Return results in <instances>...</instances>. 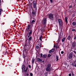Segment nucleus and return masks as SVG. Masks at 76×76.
Masks as SVG:
<instances>
[{
  "label": "nucleus",
  "instance_id": "nucleus-30",
  "mask_svg": "<svg viewBox=\"0 0 76 76\" xmlns=\"http://www.w3.org/2000/svg\"><path fill=\"white\" fill-rule=\"evenodd\" d=\"M76 31V29H75V28H73V29H72V31Z\"/></svg>",
  "mask_w": 76,
  "mask_h": 76
},
{
  "label": "nucleus",
  "instance_id": "nucleus-23",
  "mask_svg": "<svg viewBox=\"0 0 76 76\" xmlns=\"http://www.w3.org/2000/svg\"><path fill=\"white\" fill-rule=\"evenodd\" d=\"M60 41H61V38H60V37H59L57 41L58 42H59Z\"/></svg>",
  "mask_w": 76,
  "mask_h": 76
},
{
  "label": "nucleus",
  "instance_id": "nucleus-21",
  "mask_svg": "<svg viewBox=\"0 0 76 76\" xmlns=\"http://www.w3.org/2000/svg\"><path fill=\"white\" fill-rule=\"evenodd\" d=\"M3 10L1 9H0V15H1V12H3Z\"/></svg>",
  "mask_w": 76,
  "mask_h": 76
},
{
  "label": "nucleus",
  "instance_id": "nucleus-52",
  "mask_svg": "<svg viewBox=\"0 0 76 76\" xmlns=\"http://www.w3.org/2000/svg\"><path fill=\"white\" fill-rule=\"evenodd\" d=\"M70 41H71V40H70Z\"/></svg>",
  "mask_w": 76,
  "mask_h": 76
},
{
  "label": "nucleus",
  "instance_id": "nucleus-1",
  "mask_svg": "<svg viewBox=\"0 0 76 76\" xmlns=\"http://www.w3.org/2000/svg\"><path fill=\"white\" fill-rule=\"evenodd\" d=\"M31 26H27V28L25 30L26 32H28L27 34V37L28 38V39L26 40V43L24 46V51L25 52L26 56H25L24 53L23 54V57L24 58L25 60V58L26 57H27L28 54V52L31 49V41L32 39V37L31 36L32 34V29H30Z\"/></svg>",
  "mask_w": 76,
  "mask_h": 76
},
{
  "label": "nucleus",
  "instance_id": "nucleus-44",
  "mask_svg": "<svg viewBox=\"0 0 76 76\" xmlns=\"http://www.w3.org/2000/svg\"><path fill=\"white\" fill-rule=\"evenodd\" d=\"M15 26H16V25H14L13 26L14 27H15Z\"/></svg>",
  "mask_w": 76,
  "mask_h": 76
},
{
  "label": "nucleus",
  "instance_id": "nucleus-26",
  "mask_svg": "<svg viewBox=\"0 0 76 76\" xmlns=\"http://www.w3.org/2000/svg\"><path fill=\"white\" fill-rule=\"evenodd\" d=\"M76 35H75L74 37V39L75 41H76Z\"/></svg>",
  "mask_w": 76,
  "mask_h": 76
},
{
  "label": "nucleus",
  "instance_id": "nucleus-12",
  "mask_svg": "<svg viewBox=\"0 0 76 76\" xmlns=\"http://www.w3.org/2000/svg\"><path fill=\"white\" fill-rule=\"evenodd\" d=\"M35 59L34 58H33L31 60V62L32 64L34 63V62H35Z\"/></svg>",
  "mask_w": 76,
  "mask_h": 76
},
{
  "label": "nucleus",
  "instance_id": "nucleus-13",
  "mask_svg": "<svg viewBox=\"0 0 76 76\" xmlns=\"http://www.w3.org/2000/svg\"><path fill=\"white\" fill-rule=\"evenodd\" d=\"M72 46L73 47H75L76 46V43L75 42H73L72 44Z\"/></svg>",
  "mask_w": 76,
  "mask_h": 76
},
{
  "label": "nucleus",
  "instance_id": "nucleus-32",
  "mask_svg": "<svg viewBox=\"0 0 76 76\" xmlns=\"http://www.w3.org/2000/svg\"><path fill=\"white\" fill-rule=\"evenodd\" d=\"M36 48H39V46H36Z\"/></svg>",
  "mask_w": 76,
  "mask_h": 76
},
{
  "label": "nucleus",
  "instance_id": "nucleus-34",
  "mask_svg": "<svg viewBox=\"0 0 76 76\" xmlns=\"http://www.w3.org/2000/svg\"><path fill=\"white\" fill-rule=\"evenodd\" d=\"M72 76H76V75H75L74 74H73V73H72Z\"/></svg>",
  "mask_w": 76,
  "mask_h": 76
},
{
  "label": "nucleus",
  "instance_id": "nucleus-45",
  "mask_svg": "<svg viewBox=\"0 0 76 76\" xmlns=\"http://www.w3.org/2000/svg\"><path fill=\"white\" fill-rule=\"evenodd\" d=\"M26 70H27V69H28V67H26Z\"/></svg>",
  "mask_w": 76,
  "mask_h": 76
},
{
  "label": "nucleus",
  "instance_id": "nucleus-48",
  "mask_svg": "<svg viewBox=\"0 0 76 76\" xmlns=\"http://www.w3.org/2000/svg\"><path fill=\"white\" fill-rule=\"evenodd\" d=\"M45 76H47V75H46V74H45Z\"/></svg>",
  "mask_w": 76,
  "mask_h": 76
},
{
  "label": "nucleus",
  "instance_id": "nucleus-41",
  "mask_svg": "<svg viewBox=\"0 0 76 76\" xmlns=\"http://www.w3.org/2000/svg\"><path fill=\"white\" fill-rule=\"evenodd\" d=\"M26 76H28L29 74L28 73H27L26 74Z\"/></svg>",
  "mask_w": 76,
  "mask_h": 76
},
{
  "label": "nucleus",
  "instance_id": "nucleus-19",
  "mask_svg": "<svg viewBox=\"0 0 76 76\" xmlns=\"http://www.w3.org/2000/svg\"><path fill=\"white\" fill-rule=\"evenodd\" d=\"M47 57V55H46L45 54H44L43 56V58H45Z\"/></svg>",
  "mask_w": 76,
  "mask_h": 76
},
{
  "label": "nucleus",
  "instance_id": "nucleus-50",
  "mask_svg": "<svg viewBox=\"0 0 76 76\" xmlns=\"http://www.w3.org/2000/svg\"><path fill=\"white\" fill-rule=\"evenodd\" d=\"M46 74L47 75V73H46Z\"/></svg>",
  "mask_w": 76,
  "mask_h": 76
},
{
  "label": "nucleus",
  "instance_id": "nucleus-2",
  "mask_svg": "<svg viewBox=\"0 0 76 76\" xmlns=\"http://www.w3.org/2000/svg\"><path fill=\"white\" fill-rule=\"evenodd\" d=\"M51 65L50 64H49L47 65V67L46 68V70L47 72H50L51 71L50 68H51Z\"/></svg>",
  "mask_w": 76,
  "mask_h": 76
},
{
  "label": "nucleus",
  "instance_id": "nucleus-25",
  "mask_svg": "<svg viewBox=\"0 0 76 76\" xmlns=\"http://www.w3.org/2000/svg\"><path fill=\"white\" fill-rule=\"evenodd\" d=\"M55 49H52V50H50L52 53H53Z\"/></svg>",
  "mask_w": 76,
  "mask_h": 76
},
{
  "label": "nucleus",
  "instance_id": "nucleus-35",
  "mask_svg": "<svg viewBox=\"0 0 76 76\" xmlns=\"http://www.w3.org/2000/svg\"><path fill=\"white\" fill-rule=\"evenodd\" d=\"M69 76H72V75L71 74V73H69Z\"/></svg>",
  "mask_w": 76,
  "mask_h": 76
},
{
  "label": "nucleus",
  "instance_id": "nucleus-5",
  "mask_svg": "<svg viewBox=\"0 0 76 76\" xmlns=\"http://www.w3.org/2000/svg\"><path fill=\"white\" fill-rule=\"evenodd\" d=\"M58 22L59 23V25L60 27L62 26V25L63 24V22L62 21V20L59 19H58Z\"/></svg>",
  "mask_w": 76,
  "mask_h": 76
},
{
  "label": "nucleus",
  "instance_id": "nucleus-27",
  "mask_svg": "<svg viewBox=\"0 0 76 76\" xmlns=\"http://www.w3.org/2000/svg\"><path fill=\"white\" fill-rule=\"evenodd\" d=\"M51 54H48V57H51Z\"/></svg>",
  "mask_w": 76,
  "mask_h": 76
},
{
  "label": "nucleus",
  "instance_id": "nucleus-16",
  "mask_svg": "<svg viewBox=\"0 0 76 76\" xmlns=\"http://www.w3.org/2000/svg\"><path fill=\"white\" fill-rule=\"evenodd\" d=\"M37 60L38 61H39L40 62H41V61H42V60L41 59L39 58H37Z\"/></svg>",
  "mask_w": 76,
  "mask_h": 76
},
{
  "label": "nucleus",
  "instance_id": "nucleus-51",
  "mask_svg": "<svg viewBox=\"0 0 76 76\" xmlns=\"http://www.w3.org/2000/svg\"><path fill=\"white\" fill-rule=\"evenodd\" d=\"M41 31H42V30H41Z\"/></svg>",
  "mask_w": 76,
  "mask_h": 76
},
{
  "label": "nucleus",
  "instance_id": "nucleus-11",
  "mask_svg": "<svg viewBox=\"0 0 76 76\" xmlns=\"http://www.w3.org/2000/svg\"><path fill=\"white\" fill-rule=\"evenodd\" d=\"M30 22L31 25L32 24H34V23L35 22V21L34 20H33L31 21V20H30Z\"/></svg>",
  "mask_w": 76,
  "mask_h": 76
},
{
  "label": "nucleus",
  "instance_id": "nucleus-54",
  "mask_svg": "<svg viewBox=\"0 0 76 76\" xmlns=\"http://www.w3.org/2000/svg\"><path fill=\"white\" fill-rule=\"evenodd\" d=\"M5 54H6V53Z\"/></svg>",
  "mask_w": 76,
  "mask_h": 76
},
{
  "label": "nucleus",
  "instance_id": "nucleus-37",
  "mask_svg": "<svg viewBox=\"0 0 76 76\" xmlns=\"http://www.w3.org/2000/svg\"><path fill=\"white\" fill-rule=\"evenodd\" d=\"M50 1L51 3H52V2H53V0H50Z\"/></svg>",
  "mask_w": 76,
  "mask_h": 76
},
{
  "label": "nucleus",
  "instance_id": "nucleus-7",
  "mask_svg": "<svg viewBox=\"0 0 76 76\" xmlns=\"http://www.w3.org/2000/svg\"><path fill=\"white\" fill-rule=\"evenodd\" d=\"M22 72L23 73L25 72V66L24 64H23L22 66Z\"/></svg>",
  "mask_w": 76,
  "mask_h": 76
},
{
  "label": "nucleus",
  "instance_id": "nucleus-43",
  "mask_svg": "<svg viewBox=\"0 0 76 76\" xmlns=\"http://www.w3.org/2000/svg\"><path fill=\"white\" fill-rule=\"evenodd\" d=\"M30 19L31 20H32V17L30 18Z\"/></svg>",
  "mask_w": 76,
  "mask_h": 76
},
{
  "label": "nucleus",
  "instance_id": "nucleus-8",
  "mask_svg": "<svg viewBox=\"0 0 76 76\" xmlns=\"http://www.w3.org/2000/svg\"><path fill=\"white\" fill-rule=\"evenodd\" d=\"M73 52H71L69 55V58H72L73 57Z\"/></svg>",
  "mask_w": 76,
  "mask_h": 76
},
{
  "label": "nucleus",
  "instance_id": "nucleus-4",
  "mask_svg": "<svg viewBox=\"0 0 76 76\" xmlns=\"http://www.w3.org/2000/svg\"><path fill=\"white\" fill-rule=\"evenodd\" d=\"M47 18H44L42 21V24L43 25H46V23H47Z\"/></svg>",
  "mask_w": 76,
  "mask_h": 76
},
{
  "label": "nucleus",
  "instance_id": "nucleus-18",
  "mask_svg": "<svg viewBox=\"0 0 76 76\" xmlns=\"http://www.w3.org/2000/svg\"><path fill=\"white\" fill-rule=\"evenodd\" d=\"M73 26H76V23L75 22H73L72 23Z\"/></svg>",
  "mask_w": 76,
  "mask_h": 76
},
{
  "label": "nucleus",
  "instance_id": "nucleus-40",
  "mask_svg": "<svg viewBox=\"0 0 76 76\" xmlns=\"http://www.w3.org/2000/svg\"><path fill=\"white\" fill-rule=\"evenodd\" d=\"M24 72H27V69H26V70H25Z\"/></svg>",
  "mask_w": 76,
  "mask_h": 76
},
{
  "label": "nucleus",
  "instance_id": "nucleus-24",
  "mask_svg": "<svg viewBox=\"0 0 76 76\" xmlns=\"http://www.w3.org/2000/svg\"><path fill=\"white\" fill-rule=\"evenodd\" d=\"M42 36H41L39 38L40 40V41H42Z\"/></svg>",
  "mask_w": 76,
  "mask_h": 76
},
{
  "label": "nucleus",
  "instance_id": "nucleus-46",
  "mask_svg": "<svg viewBox=\"0 0 76 76\" xmlns=\"http://www.w3.org/2000/svg\"><path fill=\"white\" fill-rule=\"evenodd\" d=\"M54 47H56V45H54Z\"/></svg>",
  "mask_w": 76,
  "mask_h": 76
},
{
  "label": "nucleus",
  "instance_id": "nucleus-47",
  "mask_svg": "<svg viewBox=\"0 0 76 76\" xmlns=\"http://www.w3.org/2000/svg\"><path fill=\"white\" fill-rule=\"evenodd\" d=\"M74 57H76V56H75V55H74Z\"/></svg>",
  "mask_w": 76,
  "mask_h": 76
},
{
  "label": "nucleus",
  "instance_id": "nucleus-9",
  "mask_svg": "<svg viewBox=\"0 0 76 76\" xmlns=\"http://www.w3.org/2000/svg\"><path fill=\"white\" fill-rule=\"evenodd\" d=\"M37 10H33V11L32 12V15H36V14H37Z\"/></svg>",
  "mask_w": 76,
  "mask_h": 76
},
{
  "label": "nucleus",
  "instance_id": "nucleus-39",
  "mask_svg": "<svg viewBox=\"0 0 76 76\" xmlns=\"http://www.w3.org/2000/svg\"><path fill=\"white\" fill-rule=\"evenodd\" d=\"M73 52H74V53H75V54H76V51H73Z\"/></svg>",
  "mask_w": 76,
  "mask_h": 76
},
{
  "label": "nucleus",
  "instance_id": "nucleus-14",
  "mask_svg": "<svg viewBox=\"0 0 76 76\" xmlns=\"http://www.w3.org/2000/svg\"><path fill=\"white\" fill-rule=\"evenodd\" d=\"M59 58V57L58 56V55H56V61H58L59 60L58 58Z\"/></svg>",
  "mask_w": 76,
  "mask_h": 76
},
{
  "label": "nucleus",
  "instance_id": "nucleus-36",
  "mask_svg": "<svg viewBox=\"0 0 76 76\" xmlns=\"http://www.w3.org/2000/svg\"><path fill=\"white\" fill-rule=\"evenodd\" d=\"M41 55L40 56L41 57H42V53H41Z\"/></svg>",
  "mask_w": 76,
  "mask_h": 76
},
{
  "label": "nucleus",
  "instance_id": "nucleus-53",
  "mask_svg": "<svg viewBox=\"0 0 76 76\" xmlns=\"http://www.w3.org/2000/svg\"><path fill=\"white\" fill-rule=\"evenodd\" d=\"M75 50H76V49H75Z\"/></svg>",
  "mask_w": 76,
  "mask_h": 76
},
{
  "label": "nucleus",
  "instance_id": "nucleus-38",
  "mask_svg": "<svg viewBox=\"0 0 76 76\" xmlns=\"http://www.w3.org/2000/svg\"><path fill=\"white\" fill-rule=\"evenodd\" d=\"M56 48H60V47L59 46H58V47L57 46L56 47Z\"/></svg>",
  "mask_w": 76,
  "mask_h": 76
},
{
  "label": "nucleus",
  "instance_id": "nucleus-42",
  "mask_svg": "<svg viewBox=\"0 0 76 76\" xmlns=\"http://www.w3.org/2000/svg\"><path fill=\"white\" fill-rule=\"evenodd\" d=\"M73 17H75V15L74 14L72 16Z\"/></svg>",
  "mask_w": 76,
  "mask_h": 76
},
{
  "label": "nucleus",
  "instance_id": "nucleus-10",
  "mask_svg": "<svg viewBox=\"0 0 76 76\" xmlns=\"http://www.w3.org/2000/svg\"><path fill=\"white\" fill-rule=\"evenodd\" d=\"M65 21L66 24L67 25L68 23V21L67 20H68V19H67V17H65Z\"/></svg>",
  "mask_w": 76,
  "mask_h": 76
},
{
  "label": "nucleus",
  "instance_id": "nucleus-22",
  "mask_svg": "<svg viewBox=\"0 0 76 76\" xmlns=\"http://www.w3.org/2000/svg\"><path fill=\"white\" fill-rule=\"evenodd\" d=\"M70 8H72V4H70L69 5V8L70 9Z\"/></svg>",
  "mask_w": 76,
  "mask_h": 76
},
{
  "label": "nucleus",
  "instance_id": "nucleus-49",
  "mask_svg": "<svg viewBox=\"0 0 76 76\" xmlns=\"http://www.w3.org/2000/svg\"><path fill=\"white\" fill-rule=\"evenodd\" d=\"M74 6H75V5H74Z\"/></svg>",
  "mask_w": 76,
  "mask_h": 76
},
{
  "label": "nucleus",
  "instance_id": "nucleus-20",
  "mask_svg": "<svg viewBox=\"0 0 76 76\" xmlns=\"http://www.w3.org/2000/svg\"><path fill=\"white\" fill-rule=\"evenodd\" d=\"M73 66H74V67H76V62L75 63V62L73 64Z\"/></svg>",
  "mask_w": 76,
  "mask_h": 76
},
{
  "label": "nucleus",
  "instance_id": "nucleus-3",
  "mask_svg": "<svg viewBox=\"0 0 76 76\" xmlns=\"http://www.w3.org/2000/svg\"><path fill=\"white\" fill-rule=\"evenodd\" d=\"M33 8L35 9V10H37V3L36 1H33Z\"/></svg>",
  "mask_w": 76,
  "mask_h": 76
},
{
  "label": "nucleus",
  "instance_id": "nucleus-29",
  "mask_svg": "<svg viewBox=\"0 0 76 76\" xmlns=\"http://www.w3.org/2000/svg\"><path fill=\"white\" fill-rule=\"evenodd\" d=\"M30 76H33V74L32 73H30Z\"/></svg>",
  "mask_w": 76,
  "mask_h": 76
},
{
  "label": "nucleus",
  "instance_id": "nucleus-15",
  "mask_svg": "<svg viewBox=\"0 0 76 76\" xmlns=\"http://www.w3.org/2000/svg\"><path fill=\"white\" fill-rule=\"evenodd\" d=\"M67 39H68V40H70V39H71V37H70V35H69L67 38Z\"/></svg>",
  "mask_w": 76,
  "mask_h": 76
},
{
  "label": "nucleus",
  "instance_id": "nucleus-6",
  "mask_svg": "<svg viewBox=\"0 0 76 76\" xmlns=\"http://www.w3.org/2000/svg\"><path fill=\"white\" fill-rule=\"evenodd\" d=\"M49 18L51 20H53L54 18L53 17V15L51 13L49 14L48 15Z\"/></svg>",
  "mask_w": 76,
  "mask_h": 76
},
{
  "label": "nucleus",
  "instance_id": "nucleus-31",
  "mask_svg": "<svg viewBox=\"0 0 76 76\" xmlns=\"http://www.w3.org/2000/svg\"><path fill=\"white\" fill-rule=\"evenodd\" d=\"M61 53L62 54H63L64 53V52L63 51H61Z\"/></svg>",
  "mask_w": 76,
  "mask_h": 76
},
{
  "label": "nucleus",
  "instance_id": "nucleus-33",
  "mask_svg": "<svg viewBox=\"0 0 76 76\" xmlns=\"http://www.w3.org/2000/svg\"><path fill=\"white\" fill-rule=\"evenodd\" d=\"M28 67L29 68H30V69H31V65H29Z\"/></svg>",
  "mask_w": 76,
  "mask_h": 76
},
{
  "label": "nucleus",
  "instance_id": "nucleus-28",
  "mask_svg": "<svg viewBox=\"0 0 76 76\" xmlns=\"http://www.w3.org/2000/svg\"><path fill=\"white\" fill-rule=\"evenodd\" d=\"M51 53H52V52L51 51V50L49 51V54H51Z\"/></svg>",
  "mask_w": 76,
  "mask_h": 76
},
{
  "label": "nucleus",
  "instance_id": "nucleus-17",
  "mask_svg": "<svg viewBox=\"0 0 76 76\" xmlns=\"http://www.w3.org/2000/svg\"><path fill=\"white\" fill-rule=\"evenodd\" d=\"M65 39H66V37H64L63 39H62L61 40L62 42H63L65 41Z\"/></svg>",
  "mask_w": 76,
  "mask_h": 76
}]
</instances>
